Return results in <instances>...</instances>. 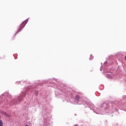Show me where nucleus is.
I'll use <instances>...</instances> for the list:
<instances>
[{
	"instance_id": "nucleus-1",
	"label": "nucleus",
	"mask_w": 126,
	"mask_h": 126,
	"mask_svg": "<svg viewBox=\"0 0 126 126\" xmlns=\"http://www.w3.org/2000/svg\"><path fill=\"white\" fill-rule=\"evenodd\" d=\"M24 26H25V24H24V23H23L20 27V28L19 29L18 32H19L20 31H21V30H22V29H23V28L24 27Z\"/></svg>"
},
{
	"instance_id": "nucleus-7",
	"label": "nucleus",
	"mask_w": 126,
	"mask_h": 126,
	"mask_svg": "<svg viewBox=\"0 0 126 126\" xmlns=\"http://www.w3.org/2000/svg\"><path fill=\"white\" fill-rule=\"evenodd\" d=\"M77 97H78V98L79 96H77Z\"/></svg>"
},
{
	"instance_id": "nucleus-2",
	"label": "nucleus",
	"mask_w": 126,
	"mask_h": 126,
	"mask_svg": "<svg viewBox=\"0 0 126 126\" xmlns=\"http://www.w3.org/2000/svg\"><path fill=\"white\" fill-rule=\"evenodd\" d=\"M1 114L2 115H4V116H6V117H10V115H9V114H8L7 113L5 112L4 111H1Z\"/></svg>"
},
{
	"instance_id": "nucleus-4",
	"label": "nucleus",
	"mask_w": 126,
	"mask_h": 126,
	"mask_svg": "<svg viewBox=\"0 0 126 126\" xmlns=\"http://www.w3.org/2000/svg\"><path fill=\"white\" fill-rule=\"evenodd\" d=\"M125 60L126 61V56L125 57Z\"/></svg>"
},
{
	"instance_id": "nucleus-5",
	"label": "nucleus",
	"mask_w": 126,
	"mask_h": 126,
	"mask_svg": "<svg viewBox=\"0 0 126 126\" xmlns=\"http://www.w3.org/2000/svg\"><path fill=\"white\" fill-rule=\"evenodd\" d=\"M75 126H78V125H75Z\"/></svg>"
},
{
	"instance_id": "nucleus-6",
	"label": "nucleus",
	"mask_w": 126,
	"mask_h": 126,
	"mask_svg": "<svg viewBox=\"0 0 126 126\" xmlns=\"http://www.w3.org/2000/svg\"><path fill=\"white\" fill-rule=\"evenodd\" d=\"M26 126H28V125H26Z\"/></svg>"
},
{
	"instance_id": "nucleus-3",
	"label": "nucleus",
	"mask_w": 126,
	"mask_h": 126,
	"mask_svg": "<svg viewBox=\"0 0 126 126\" xmlns=\"http://www.w3.org/2000/svg\"><path fill=\"white\" fill-rule=\"evenodd\" d=\"M0 126H3V123L1 120H0Z\"/></svg>"
}]
</instances>
